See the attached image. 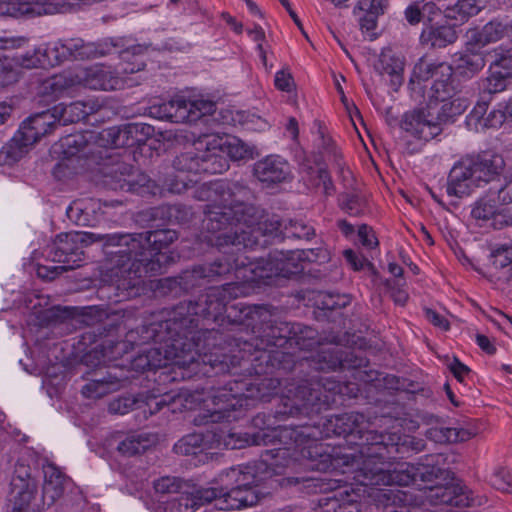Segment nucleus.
Listing matches in <instances>:
<instances>
[{
  "instance_id": "f257e3e1",
  "label": "nucleus",
  "mask_w": 512,
  "mask_h": 512,
  "mask_svg": "<svg viewBox=\"0 0 512 512\" xmlns=\"http://www.w3.org/2000/svg\"><path fill=\"white\" fill-rule=\"evenodd\" d=\"M240 287L236 283L210 287L195 300L177 304L168 319L143 325L140 330L129 331L127 339L137 345L153 342L155 346L147 351L146 363L149 369L168 364L189 367L198 360L202 332L198 329L199 318L218 320L223 313L232 318L236 305L228 306L237 298Z\"/></svg>"
},
{
  "instance_id": "f03ea898",
  "label": "nucleus",
  "mask_w": 512,
  "mask_h": 512,
  "mask_svg": "<svg viewBox=\"0 0 512 512\" xmlns=\"http://www.w3.org/2000/svg\"><path fill=\"white\" fill-rule=\"evenodd\" d=\"M177 238L178 233L172 229L97 236L104 240L105 277L119 291L117 296L135 295L144 277L161 273L169 259L161 251Z\"/></svg>"
},
{
  "instance_id": "7ed1b4c3",
  "label": "nucleus",
  "mask_w": 512,
  "mask_h": 512,
  "mask_svg": "<svg viewBox=\"0 0 512 512\" xmlns=\"http://www.w3.org/2000/svg\"><path fill=\"white\" fill-rule=\"evenodd\" d=\"M328 429L337 436L349 438L350 443L360 447V453L364 459L361 466L354 471L353 480L362 486H408L416 483L418 479L423 482L453 479L450 471L431 465L415 467L409 463H402L393 470L377 465L369 454L372 451V444L366 441L368 433L377 431L371 429V423L362 413L350 412L332 416L328 420Z\"/></svg>"
},
{
  "instance_id": "20e7f679",
  "label": "nucleus",
  "mask_w": 512,
  "mask_h": 512,
  "mask_svg": "<svg viewBox=\"0 0 512 512\" xmlns=\"http://www.w3.org/2000/svg\"><path fill=\"white\" fill-rule=\"evenodd\" d=\"M504 170L505 161L498 154L463 157L450 170L447 193L461 198L470 195L475 188L489 185L487 192L490 196L497 195L500 204H510L512 180L504 174Z\"/></svg>"
},
{
  "instance_id": "39448f33",
  "label": "nucleus",
  "mask_w": 512,
  "mask_h": 512,
  "mask_svg": "<svg viewBox=\"0 0 512 512\" xmlns=\"http://www.w3.org/2000/svg\"><path fill=\"white\" fill-rule=\"evenodd\" d=\"M132 129L131 126H113L99 132L88 131L92 164L98 166L104 184L115 191L137 192L148 182L145 175H134L133 166L115 151L130 145Z\"/></svg>"
},
{
  "instance_id": "423d86ee",
  "label": "nucleus",
  "mask_w": 512,
  "mask_h": 512,
  "mask_svg": "<svg viewBox=\"0 0 512 512\" xmlns=\"http://www.w3.org/2000/svg\"><path fill=\"white\" fill-rule=\"evenodd\" d=\"M219 482V489H198L193 494H183L178 508L198 510L214 503L217 510H240L260 501L258 491L253 487L260 482L255 465L231 467L219 474Z\"/></svg>"
},
{
  "instance_id": "0eeeda50",
  "label": "nucleus",
  "mask_w": 512,
  "mask_h": 512,
  "mask_svg": "<svg viewBox=\"0 0 512 512\" xmlns=\"http://www.w3.org/2000/svg\"><path fill=\"white\" fill-rule=\"evenodd\" d=\"M279 378H263L259 382L231 381L212 395L213 408L200 411L193 419L197 426L228 420L231 412L242 407L243 400L258 399L267 402L281 391Z\"/></svg>"
},
{
  "instance_id": "6e6552de",
  "label": "nucleus",
  "mask_w": 512,
  "mask_h": 512,
  "mask_svg": "<svg viewBox=\"0 0 512 512\" xmlns=\"http://www.w3.org/2000/svg\"><path fill=\"white\" fill-rule=\"evenodd\" d=\"M348 386L332 376L311 378L300 381H285L282 391L286 399L285 410L281 413L291 416H312L319 414L335 402L336 395H344Z\"/></svg>"
},
{
  "instance_id": "1a4fd4ad",
  "label": "nucleus",
  "mask_w": 512,
  "mask_h": 512,
  "mask_svg": "<svg viewBox=\"0 0 512 512\" xmlns=\"http://www.w3.org/2000/svg\"><path fill=\"white\" fill-rule=\"evenodd\" d=\"M256 210L254 206H231L220 201L205 205L202 227L211 234L208 241L218 247H242L245 219L253 221Z\"/></svg>"
},
{
  "instance_id": "9d476101",
  "label": "nucleus",
  "mask_w": 512,
  "mask_h": 512,
  "mask_svg": "<svg viewBox=\"0 0 512 512\" xmlns=\"http://www.w3.org/2000/svg\"><path fill=\"white\" fill-rule=\"evenodd\" d=\"M109 234H101L94 232H69L59 234L53 244L47 249V257L53 262L62 263L59 266H39L37 274L44 279L52 280L57 275L73 270L81 266L83 261V246L85 243H102L104 251V240L97 239V236H109Z\"/></svg>"
},
{
  "instance_id": "9b49d317",
  "label": "nucleus",
  "mask_w": 512,
  "mask_h": 512,
  "mask_svg": "<svg viewBox=\"0 0 512 512\" xmlns=\"http://www.w3.org/2000/svg\"><path fill=\"white\" fill-rule=\"evenodd\" d=\"M241 313L245 314V318H251L253 321L258 318L261 321V325L257 330L258 335L251 339V343H246L249 346H253L256 351L262 352L259 358L265 356L269 360L273 358L279 364L283 361L287 363L292 361L290 354L270 350L272 347L283 348L288 345L291 332H293L291 323L271 320V315L263 307L243 308Z\"/></svg>"
},
{
  "instance_id": "f8f14e48",
  "label": "nucleus",
  "mask_w": 512,
  "mask_h": 512,
  "mask_svg": "<svg viewBox=\"0 0 512 512\" xmlns=\"http://www.w3.org/2000/svg\"><path fill=\"white\" fill-rule=\"evenodd\" d=\"M465 109L466 106L459 99L445 102L437 110L429 105L406 112L400 126L412 136L430 141L442 133L444 124L462 114Z\"/></svg>"
},
{
  "instance_id": "ddd939ff",
  "label": "nucleus",
  "mask_w": 512,
  "mask_h": 512,
  "mask_svg": "<svg viewBox=\"0 0 512 512\" xmlns=\"http://www.w3.org/2000/svg\"><path fill=\"white\" fill-rule=\"evenodd\" d=\"M304 251L290 250L287 252L275 250L268 258H260L249 265L251 281L258 284L271 285L277 277L290 278L304 270Z\"/></svg>"
},
{
  "instance_id": "4468645a",
  "label": "nucleus",
  "mask_w": 512,
  "mask_h": 512,
  "mask_svg": "<svg viewBox=\"0 0 512 512\" xmlns=\"http://www.w3.org/2000/svg\"><path fill=\"white\" fill-rule=\"evenodd\" d=\"M366 441L372 444V451L369 454L372 455L373 460L381 461L376 464L382 468H384V461L395 459L397 456L402 458L410 452H420L425 448L422 439L398 432H370L366 435Z\"/></svg>"
},
{
  "instance_id": "2eb2a0df",
  "label": "nucleus",
  "mask_w": 512,
  "mask_h": 512,
  "mask_svg": "<svg viewBox=\"0 0 512 512\" xmlns=\"http://www.w3.org/2000/svg\"><path fill=\"white\" fill-rule=\"evenodd\" d=\"M216 103L211 100H187L182 97L174 98L151 108V114L161 120L174 123L195 122L206 115L215 112Z\"/></svg>"
},
{
  "instance_id": "dca6fc26",
  "label": "nucleus",
  "mask_w": 512,
  "mask_h": 512,
  "mask_svg": "<svg viewBox=\"0 0 512 512\" xmlns=\"http://www.w3.org/2000/svg\"><path fill=\"white\" fill-rule=\"evenodd\" d=\"M257 217L253 221L245 219L242 248H264L275 240H284V223L277 215L265 214L262 209L254 206Z\"/></svg>"
},
{
  "instance_id": "f3484780",
  "label": "nucleus",
  "mask_w": 512,
  "mask_h": 512,
  "mask_svg": "<svg viewBox=\"0 0 512 512\" xmlns=\"http://www.w3.org/2000/svg\"><path fill=\"white\" fill-rule=\"evenodd\" d=\"M197 197L201 201L226 203L231 206H252L245 203L252 198V191L239 181L219 180L203 184L197 190Z\"/></svg>"
},
{
  "instance_id": "a211bd4d",
  "label": "nucleus",
  "mask_w": 512,
  "mask_h": 512,
  "mask_svg": "<svg viewBox=\"0 0 512 512\" xmlns=\"http://www.w3.org/2000/svg\"><path fill=\"white\" fill-rule=\"evenodd\" d=\"M236 260L219 258L208 265L194 266L190 270L183 271L179 276V283L184 292L200 287L205 281L210 282L217 277L229 274L237 267Z\"/></svg>"
},
{
  "instance_id": "6ab92c4d",
  "label": "nucleus",
  "mask_w": 512,
  "mask_h": 512,
  "mask_svg": "<svg viewBox=\"0 0 512 512\" xmlns=\"http://www.w3.org/2000/svg\"><path fill=\"white\" fill-rule=\"evenodd\" d=\"M471 492L464 490L458 485L453 484H436L428 487L425 491V499L434 506L448 505L451 507H474L476 499L471 497ZM480 506L487 502L486 497L480 496L477 499Z\"/></svg>"
},
{
  "instance_id": "aec40b11",
  "label": "nucleus",
  "mask_w": 512,
  "mask_h": 512,
  "mask_svg": "<svg viewBox=\"0 0 512 512\" xmlns=\"http://www.w3.org/2000/svg\"><path fill=\"white\" fill-rule=\"evenodd\" d=\"M504 38L512 39V20L494 19L481 29L469 30L467 32V46L469 50L473 51L476 47H484Z\"/></svg>"
},
{
  "instance_id": "412c9836",
  "label": "nucleus",
  "mask_w": 512,
  "mask_h": 512,
  "mask_svg": "<svg viewBox=\"0 0 512 512\" xmlns=\"http://www.w3.org/2000/svg\"><path fill=\"white\" fill-rule=\"evenodd\" d=\"M78 78L85 87L93 90L111 91L124 85V78L119 71L98 65L85 68Z\"/></svg>"
},
{
  "instance_id": "4be33fe9",
  "label": "nucleus",
  "mask_w": 512,
  "mask_h": 512,
  "mask_svg": "<svg viewBox=\"0 0 512 512\" xmlns=\"http://www.w3.org/2000/svg\"><path fill=\"white\" fill-rule=\"evenodd\" d=\"M255 177L267 185L282 183L290 178L288 162L280 156L270 155L254 164Z\"/></svg>"
},
{
  "instance_id": "5701e85b",
  "label": "nucleus",
  "mask_w": 512,
  "mask_h": 512,
  "mask_svg": "<svg viewBox=\"0 0 512 512\" xmlns=\"http://www.w3.org/2000/svg\"><path fill=\"white\" fill-rule=\"evenodd\" d=\"M57 126L59 125L52 108L30 116L22 123L18 132L22 134L24 140L34 144L42 136L50 134Z\"/></svg>"
},
{
  "instance_id": "b1692460",
  "label": "nucleus",
  "mask_w": 512,
  "mask_h": 512,
  "mask_svg": "<svg viewBox=\"0 0 512 512\" xmlns=\"http://www.w3.org/2000/svg\"><path fill=\"white\" fill-rule=\"evenodd\" d=\"M458 39V34L453 25L444 23L425 22L420 34V44L429 49L445 48Z\"/></svg>"
},
{
  "instance_id": "393cba45",
  "label": "nucleus",
  "mask_w": 512,
  "mask_h": 512,
  "mask_svg": "<svg viewBox=\"0 0 512 512\" xmlns=\"http://www.w3.org/2000/svg\"><path fill=\"white\" fill-rule=\"evenodd\" d=\"M44 483L42 488L43 505L49 509L65 491L68 477L54 464L43 465Z\"/></svg>"
},
{
  "instance_id": "a878e982",
  "label": "nucleus",
  "mask_w": 512,
  "mask_h": 512,
  "mask_svg": "<svg viewBox=\"0 0 512 512\" xmlns=\"http://www.w3.org/2000/svg\"><path fill=\"white\" fill-rule=\"evenodd\" d=\"M94 42H84L80 38L59 41L52 47L51 52H55V63L64 60H90L96 58Z\"/></svg>"
},
{
  "instance_id": "bb28decb",
  "label": "nucleus",
  "mask_w": 512,
  "mask_h": 512,
  "mask_svg": "<svg viewBox=\"0 0 512 512\" xmlns=\"http://www.w3.org/2000/svg\"><path fill=\"white\" fill-rule=\"evenodd\" d=\"M192 209L184 204L152 207L138 214L139 222H152L157 219H168L178 224H187L193 219Z\"/></svg>"
},
{
  "instance_id": "cd10ccee",
  "label": "nucleus",
  "mask_w": 512,
  "mask_h": 512,
  "mask_svg": "<svg viewBox=\"0 0 512 512\" xmlns=\"http://www.w3.org/2000/svg\"><path fill=\"white\" fill-rule=\"evenodd\" d=\"M101 108V105L96 101H75L68 105L58 104L53 107L58 125H68L77 123L94 113Z\"/></svg>"
},
{
  "instance_id": "c85d7f7f",
  "label": "nucleus",
  "mask_w": 512,
  "mask_h": 512,
  "mask_svg": "<svg viewBox=\"0 0 512 512\" xmlns=\"http://www.w3.org/2000/svg\"><path fill=\"white\" fill-rule=\"evenodd\" d=\"M121 386V379L117 375L110 372L103 375L95 373V377L88 379V382L82 386L81 394L87 399H99L118 391Z\"/></svg>"
},
{
  "instance_id": "c756f323",
  "label": "nucleus",
  "mask_w": 512,
  "mask_h": 512,
  "mask_svg": "<svg viewBox=\"0 0 512 512\" xmlns=\"http://www.w3.org/2000/svg\"><path fill=\"white\" fill-rule=\"evenodd\" d=\"M326 479H322V487H324V481ZM328 482L327 488L332 490V495H322L320 498H318L317 503L320 508L328 507L327 510L324 512H336L337 509H345L346 504H352L353 502H356V499L353 498V495L349 492L348 489H341L339 483L345 482L344 480H331L327 479ZM324 488H322V491Z\"/></svg>"
},
{
  "instance_id": "7c9ffc66",
  "label": "nucleus",
  "mask_w": 512,
  "mask_h": 512,
  "mask_svg": "<svg viewBox=\"0 0 512 512\" xmlns=\"http://www.w3.org/2000/svg\"><path fill=\"white\" fill-rule=\"evenodd\" d=\"M189 484L186 480L181 477L166 475L159 477L153 481V489L156 494L168 495V494H179L177 498H175L171 503L169 509L171 511L176 510L181 512L184 508L179 507V500L183 494H193L195 491L189 492L187 488Z\"/></svg>"
},
{
  "instance_id": "2f4dec72",
  "label": "nucleus",
  "mask_w": 512,
  "mask_h": 512,
  "mask_svg": "<svg viewBox=\"0 0 512 512\" xmlns=\"http://www.w3.org/2000/svg\"><path fill=\"white\" fill-rule=\"evenodd\" d=\"M432 90L437 99L445 101L446 98L454 96L458 91V83L453 77V68L446 62H438L435 71Z\"/></svg>"
},
{
  "instance_id": "473e14b6",
  "label": "nucleus",
  "mask_w": 512,
  "mask_h": 512,
  "mask_svg": "<svg viewBox=\"0 0 512 512\" xmlns=\"http://www.w3.org/2000/svg\"><path fill=\"white\" fill-rule=\"evenodd\" d=\"M195 405V399L187 391L179 392L176 395H164L161 398H154L147 403L150 414L161 411L164 407L170 408L175 412L177 409L191 410Z\"/></svg>"
},
{
  "instance_id": "72a5a7b5",
  "label": "nucleus",
  "mask_w": 512,
  "mask_h": 512,
  "mask_svg": "<svg viewBox=\"0 0 512 512\" xmlns=\"http://www.w3.org/2000/svg\"><path fill=\"white\" fill-rule=\"evenodd\" d=\"M300 170L302 174V179L308 187H322L323 193L327 196L332 195L334 193V185L325 168L319 165L312 166L308 163H302Z\"/></svg>"
},
{
  "instance_id": "f704fd0d",
  "label": "nucleus",
  "mask_w": 512,
  "mask_h": 512,
  "mask_svg": "<svg viewBox=\"0 0 512 512\" xmlns=\"http://www.w3.org/2000/svg\"><path fill=\"white\" fill-rule=\"evenodd\" d=\"M147 47L142 45H134L131 47L124 46L118 51L121 59L120 70L121 74H133L142 71L145 67L144 56Z\"/></svg>"
},
{
  "instance_id": "c9c22d12",
  "label": "nucleus",
  "mask_w": 512,
  "mask_h": 512,
  "mask_svg": "<svg viewBox=\"0 0 512 512\" xmlns=\"http://www.w3.org/2000/svg\"><path fill=\"white\" fill-rule=\"evenodd\" d=\"M487 0H458L454 5L446 7L444 17L459 22H466L486 7Z\"/></svg>"
},
{
  "instance_id": "e433bc0d",
  "label": "nucleus",
  "mask_w": 512,
  "mask_h": 512,
  "mask_svg": "<svg viewBox=\"0 0 512 512\" xmlns=\"http://www.w3.org/2000/svg\"><path fill=\"white\" fill-rule=\"evenodd\" d=\"M441 14L440 8L432 1H413L404 10L405 20L410 25H417L424 19L434 21Z\"/></svg>"
},
{
  "instance_id": "4c0bfd02",
  "label": "nucleus",
  "mask_w": 512,
  "mask_h": 512,
  "mask_svg": "<svg viewBox=\"0 0 512 512\" xmlns=\"http://www.w3.org/2000/svg\"><path fill=\"white\" fill-rule=\"evenodd\" d=\"M340 347L329 346L320 349L316 354L306 358L308 366L317 371H335L339 369L341 364L340 360Z\"/></svg>"
},
{
  "instance_id": "58836bf2",
  "label": "nucleus",
  "mask_w": 512,
  "mask_h": 512,
  "mask_svg": "<svg viewBox=\"0 0 512 512\" xmlns=\"http://www.w3.org/2000/svg\"><path fill=\"white\" fill-rule=\"evenodd\" d=\"M36 493L37 484L10 486L8 502L12 508L11 512H26L29 510Z\"/></svg>"
},
{
  "instance_id": "ea45409f",
  "label": "nucleus",
  "mask_w": 512,
  "mask_h": 512,
  "mask_svg": "<svg viewBox=\"0 0 512 512\" xmlns=\"http://www.w3.org/2000/svg\"><path fill=\"white\" fill-rule=\"evenodd\" d=\"M31 145L33 144L24 140L22 134L17 131L14 137L0 150V165L15 164L27 154Z\"/></svg>"
},
{
  "instance_id": "a19ab883",
  "label": "nucleus",
  "mask_w": 512,
  "mask_h": 512,
  "mask_svg": "<svg viewBox=\"0 0 512 512\" xmlns=\"http://www.w3.org/2000/svg\"><path fill=\"white\" fill-rule=\"evenodd\" d=\"M291 327L293 332H291L288 342L290 347L296 346L300 350H312L320 344L318 332L314 328L299 323L291 324Z\"/></svg>"
},
{
  "instance_id": "79ce46f5",
  "label": "nucleus",
  "mask_w": 512,
  "mask_h": 512,
  "mask_svg": "<svg viewBox=\"0 0 512 512\" xmlns=\"http://www.w3.org/2000/svg\"><path fill=\"white\" fill-rule=\"evenodd\" d=\"M51 5H44L30 0H8L7 16L19 17H34L51 12Z\"/></svg>"
},
{
  "instance_id": "37998d69",
  "label": "nucleus",
  "mask_w": 512,
  "mask_h": 512,
  "mask_svg": "<svg viewBox=\"0 0 512 512\" xmlns=\"http://www.w3.org/2000/svg\"><path fill=\"white\" fill-rule=\"evenodd\" d=\"M216 146L207 147L206 151L200 152L199 174H220L229 168L225 156L215 151Z\"/></svg>"
},
{
  "instance_id": "c03bdc74",
  "label": "nucleus",
  "mask_w": 512,
  "mask_h": 512,
  "mask_svg": "<svg viewBox=\"0 0 512 512\" xmlns=\"http://www.w3.org/2000/svg\"><path fill=\"white\" fill-rule=\"evenodd\" d=\"M320 449L321 447L315 445L314 447H309L302 452L303 456L307 457L306 466L311 470L319 472H327L329 470L335 469L340 460L333 458L328 453H322Z\"/></svg>"
},
{
  "instance_id": "a18cd8bd",
  "label": "nucleus",
  "mask_w": 512,
  "mask_h": 512,
  "mask_svg": "<svg viewBox=\"0 0 512 512\" xmlns=\"http://www.w3.org/2000/svg\"><path fill=\"white\" fill-rule=\"evenodd\" d=\"M62 146L66 148L65 153L69 156H79L85 158L92 164V154L90 150L89 133H76L64 138Z\"/></svg>"
},
{
  "instance_id": "49530a36",
  "label": "nucleus",
  "mask_w": 512,
  "mask_h": 512,
  "mask_svg": "<svg viewBox=\"0 0 512 512\" xmlns=\"http://www.w3.org/2000/svg\"><path fill=\"white\" fill-rule=\"evenodd\" d=\"M151 444L152 441L147 434H131L120 441L116 449L122 456L132 457L145 452Z\"/></svg>"
},
{
  "instance_id": "de8ad7c7",
  "label": "nucleus",
  "mask_w": 512,
  "mask_h": 512,
  "mask_svg": "<svg viewBox=\"0 0 512 512\" xmlns=\"http://www.w3.org/2000/svg\"><path fill=\"white\" fill-rule=\"evenodd\" d=\"M52 48L49 49H35L32 52H27L23 55L13 57L16 62V67H23L27 69L44 67L46 64L54 65L51 60V56L55 58V52H51Z\"/></svg>"
},
{
  "instance_id": "09e8293b",
  "label": "nucleus",
  "mask_w": 512,
  "mask_h": 512,
  "mask_svg": "<svg viewBox=\"0 0 512 512\" xmlns=\"http://www.w3.org/2000/svg\"><path fill=\"white\" fill-rule=\"evenodd\" d=\"M357 8L366 12V15L360 19L361 29L373 30L376 27L377 17L384 11L382 0H360Z\"/></svg>"
},
{
  "instance_id": "8fccbe9b",
  "label": "nucleus",
  "mask_w": 512,
  "mask_h": 512,
  "mask_svg": "<svg viewBox=\"0 0 512 512\" xmlns=\"http://www.w3.org/2000/svg\"><path fill=\"white\" fill-rule=\"evenodd\" d=\"M30 462V457L22 456L18 458L14 466L10 486L37 484L36 479L33 475L35 469L31 467Z\"/></svg>"
},
{
  "instance_id": "3c124183",
  "label": "nucleus",
  "mask_w": 512,
  "mask_h": 512,
  "mask_svg": "<svg viewBox=\"0 0 512 512\" xmlns=\"http://www.w3.org/2000/svg\"><path fill=\"white\" fill-rule=\"evenodd\" d=\"M487 59H489L487 54L483 55L475 52L462 55L459 58L457 70L466 76H473L485 67Z\"/></svg>"
},
{
  "instance_id": "603ef678",
  "label": "nucleus",
  "mask_w": 512,
  "mask_h": 512,
  "mask_svg": "<svg viewBox=\"0 0 512 512\" xmlns=\"http://www.w3.org/2000/svg\"><path fill=\"white\" fill-rule=\"evenodd\" d=\"M350 297L345 294L320 292L315 300L316 306L321 310L336 311L350 304Z\"/></svg>"
},
{
  "instance_id": "864d4df0",
  "label": "nucleus",
  "mask_w": 512,
  "mask_h": 512,
  "mask_svg": "<svg viewBox=\"0 0 512 512\" xmlns=\"http://www.w3.org/2000/svg\"><path fill=\"white\" fill-rule=\"evenodd\" d=\"M204 438L200 433H191L182 437L175 445L174 451L179 455H196L203 450Z\"/></svg>"
},
{
  "instance_id": "5fc2aeb1",
  "label": "nucleus",
  "mask_w": 512,
  "mask_h": 512,
  "mask_svg": "<svg viewBox=\"0 0 512 512\" xmlns=\"http://www.w3.org/2000/svg\"><path fill=\"white\" fill-rule=\"evenodd\" d=\"M508 78L502 74L501 70H496L490 66L489 76L482 80L480 89L482 94L490 97L492 94L502 92L507 87Z\"/></svg>"
},
{
  "instance_id": "6e6d98bb",
  "label": "nucleus",
  "mask_w": 512,
  "mask_h": 512,
  "mask_svg": "<svg viewBox=\"0 0 512 512\" xmlns=\"http://www.w3.org/2000/svg\"><path fill=\"white\" fill-rule=\"evenodd\" d=\"M283 233L284 239L295 238L308 241L315 236V229L301 220H288L284 223Z\"/></svg>"
},
{
  "instance_id": "4d7b16f0",
  "label": "nucleus",
  "mask_w": 512,
  "mask_h": 512,
  "mask_svg": "<svg viewBox=\"0 0 512 512\" xmlns=\"http://www.w3.org/2000/svg\"><path fill=\"white\" fill-rule=\"evenodd\" d=\"M200 152L187 151L176 156L173 160V167L183 173L199 174Z\"/></svg>"
},
{
  "instance_id": "13d9d810",
  "label": "nucleus",
  "mask_w": 512,
  "mask_h": 512,
  "mask_svg": "<svg viewBox=\"0 0 512 512\" xmlns=\"http://www.w3.org/2000/svg\"><path fill=\"white\" fill-rule=\"evenodd\" d=\"M471 216L476 220L488 221L493 219L496 221L501 214L497 212L494 199L480 198L472 208Z\"/></svg>"
},
{
  "instance_id": "bf43d9fd",
  "label": "nucleus",
  "mask_w": 512,
  "mask_h": 512,
  "mask_svg": "<svg viewBox=\"0 0 512 512\" xmlns=\"http://www.w3.org/2000/svg\"><path fill=\"white\" fill-rule=\"evenodd\" d=\"M218 147L236 161L252 157L251 147L238 138H233L223 144H219Z\"/></svg>"
},
{
  "instance_id": "052dcab7",
  "label": "nucleus",
  "mask_w": 512,
  "mask_h": 512,
  "mask_svg": "<svg viewBox=\"0 0 512 512\" xmlns=\"http://www.w3.org/2000/svg\"><path fill=\"white\" fill-rule=\"evenodd\" d=\"M491 60L490 66L496 70H501L502 74L508 79L512 76V56L503 50L494 49L487 53Z\"/></svg>"
},
{
  "instance_id": "680f3d73",
  "label": "nucleus",
  "mask_w": 512,
  "mask_h": 512,
  "mask_svg": "<svg viewBox=\"0 0 512 512\" xmlns=\"http://www.w3.org/2000/svg\"><path fill=\"white\" fill-rule=\"evenodd\" d=\"M340 207L351 216H359L364 210V200L356 193H342L339 196Z\"/></svg>"
},
{
  "instance_id": "e2e57ef3",
  "label": "nucleus",
  "mask_w": 512,
  "mask_h": 512,
  "mask_svg": "<svg viewBox=\"0 0 512 512\" xmlns=\"http://www.w3.org/2000/svg\"><path fill=\"white\" fill-rule=\"evenodd\" d=\"M339 358L341 360L339 369H359L368 364V359L362 356V353L344 350L341 347Z\"/></svg>"
},
{
  "instance_id": "0e129e2a",
  "label": "nucleus",
  "mask_w": 512,
  "mask_h": 512,
  "mask_svg": "<svg viewBox=\"0 0 512 512\" xmlns=\"http://www.w3.org/2000/svg\"><path fill=\"white\" fill-rule=\"evenodd\" d=\"M94 45L96 58H98L118 54V51L125 46V42L121 38H105L94 42Z\"/></svg>"
},
{
  "instance_id": "69168bd1",
  "label": "nucleus",
  "mask_w": 512,
  "mask_h": 512,
  "mask_svg": "<svg viewBox=\"0 0 512 512\" xmlns=\"http://www.w3.org/2000/svg\"><path fill=\"white\" fill-rule=\"evenodd\" d=\"M18 79V71L15 59L8 56L0 58V84L8 85L16 82Z\"/></svg>"
},
{
  "instance_id": "338daca9",
  "label": "nucleus",
  "mask_w": 512,
  "mask_h": 512,
  "mask_svg": "<svg viewBox=\"0 0 512 512\" xmlns=\"http://www.w3.org/2000/svg\"><path fill=\"white\" fill-rule=\"evenodd\" d=\"M71 317L67 307L53 306L41 312V321L45 325H54L64 322Z\"/></svg>"
},
{
  "instance_id": "774afa93",
  "label": "nucleus",
  "mask_w": 512,
  "mask_h": 512,
  "mask_svg": "<svg viewBox=\"0 0 512 512\" xmlns=\"http://www.w3.org/2000/svg\"><path fill=\"white\" fill-rule=\"evenodd\" d=\"M138 403L133 396L118 397L109 402L108 411L111 414L124 415L132 411Z\"/></svg>"
}]
</instances>
